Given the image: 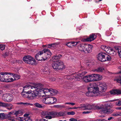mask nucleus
I'll list each match as a JSON object with an SVG mask.
<instances>
[{"instance_id":"obj_47","label":"nucleus","mask_w":121,"mask_h":121,"mask_svg":"<svg viewBox=\"0 0 121 121\" xmlns=\"http://www.w3.org/2000/svg\"><path fill=\"white\" fill-rule=\"evenodd\" d=\"M69 121H77V120L76 119L73 118H71L69 119Z\"/></svg>"},{"instance_id":"obj_15","label":"nucleus","mask_w":121,"mask_h":121,"mask_svg":"<svg viewBox=\"0 0 121 121\" xmlns=\"http://www.w3.org/2000/svg\"><path fill=\"white\" fill-rule=\"evenodd\" d=\"M79 45L78 46V49L82 52H86V49L85 48L86 47V44H83L81 43L80 42L79 43Z\"/></svg>"},{"instance_id":"obj_59","label":"nucleus","mask_w":121,"mask_h":121,"mask_svg":"<svg viewBox=\"0 0 121 121\" xmlns=\"http://www.w3.org/2000/svg\"><path fill=\"white\" fill-rule=\"evenodd\" d=\"M68 83H64L63 85L65 87L66 85L67 86L68 85Z\"/></svg>"},{"instance_id":"obj_8","label":"nucleus","mask_w":121,"mask_h":121,"mask_svg":"<svg viewBox=\"0 0 121 121\" xmlns=\"http://www.w3.org/2000/svg\"><path fill=\"white\" fill-rule=\"evenodd\" d=\"M52 66L54 69L56 70L64 69L65 67L62 62L60 60L53 62Z\"/></svg>"},{"instance_id":"obj_61","label":"nucleus","mask_w":121,"mask_h":121,"mask_svg":"<svg viewBox=\"0 0 121 121\" xmlns=\"http://www.w3.org/2000/svg\"><path fill=\"white\" fill-rule=\"evenodd\" d=\"M71 103L66 102L65 103V104H70Z\"/></svg>"},{"instance_id":"obj_7","label":"nucleus","mask_w":121,"mask_h":121,"mask_svg":"<svg viewBox=\"0 0 121 121\" xmlns=\"http://www.w3.org/2000/svg\"><path fill=\"white\" fill-rule=\"evenodd\" d=\"M87 72L85 71L82 72L81 73H76L71 74V75H67L65 76V79H72L75 78H80L83 75H85Z\"/></svg>"},{"instance_id":"obj_42","label":"nucleus","mask_w":121,"mask_h":121,"mask_svg":"<svg viewBox=\"0 0 121 121\" xmlns=\"http://www.w3.org/2000/svg\"><path fill=\"white\" fill-rule=\"evenodd\" d=\"M116 105L118 106H120L121 105V101H119L118 102H117L116 103Z\"/></svg>"},{"instance_id":"obj_27","label":"nucleus","mask_w":121,"mask_h":121,"mask_svg":"<svg viewBox=\"0 0 121 121\" xmlns=\"http://www.w3.org/2000/svg\"><path fill=\"white\" fill-rule=\"evenodd\" d=\"M95 78L98 80H100L102 78V76L99 74H94Z\"/></svg>"},{"instance_id":"obj_19","label":"nucleus","mask_w":121,"mask_h":121,"mask_svg":"<svg viewBox=\"0 0 121 121\" xmlns=\"http://www.w3.org/2000/svg\"><path fill=\"white\" fill-rule=\"evenodd\" d=\"M10 75H12L13 76V77L14 78V80H17L19 79L20 78V76L18 75L14 74L13 73H8Z\"/></svg>"},{"instance_id":"obj_11","label":"nucleus","mask_w":121,"mask_h":121,"mask_svg":"<svg viewBox=\"0 0 121 121\" xmlns=\"http://www.w3.org/2000/svg\"><path fill=\"white\" fill-rule=\"evenodd\" d=\"M23 60L24 62L31 65L35 64L36 63V61L35 59L29 55L25 56L23 57Z\"/></svg>"},{"instance_id":"obj_35","label":"nucleus","mask_w":121,"mask_h":121,"mask_svg":"<svg viewBox=\"0 0 121 121\" xmlns=\"http://www.w3.org/2000/svg\"><path fill=\"white\" fill-rule=\"evenodd\" d=\"M14 62L15 63L21 64L22 63V61L21 60H14Z\"/></svg>"},{"instance_id":"obj_39","label":"nucleus","mask_w":121,"mask_h":121,"mask_svg":"<svg viewBox=\"0 0 121 121\" xmlns=\"http://www.w3.org/2000/svg\"><path fill=\"white\" fill-rule=\"evenodd\" d=\"M71 42H69L67 44V45L70 48L72 47Z\"/></svg>"},{"instance_id":"obj_13","label":"nucleus","mask_w":121,"mask_h":121,"mask_svg":"<svg viewBox=\"0 0 121 121\" xmlns=\"http://www.w3.org/2000/svg\"><path fill=\"white\" fill-rule=\"evenodd\" d=\"M96 37V36L93 34L91 35L89 37L86 39L83 38L81 40L83 42L90 41L91 42L94 40Z\"/></svg>"},{"instance_id":"obj_14","label":"nucleus","mask_w":121,"mask_h":121,"mask_svg":"<svg viewBox=\"0 0 121 121\" xmlns=\"http://www.w3.org/2000/svg\"><path fill=\"white\" fill-rule=\"evenodd\" d=\"M7 74H4V78L2 82H13L14 81V79L10 76L7 75Z\"/></svg>"},{"instance_id":"obj_3","label":"nucleus","mask_w":121,"mask_h":121,"mask_svg":"<svg viewBox=\"0 0 121 121\" xmlns=\"http://www.w3.org/2000/svg\"><path fill=\"white\" fill-rule=\"evenodd\" d=\"M52 55L50 50L46 48L39 51L35 56L36 59L38 61H45L49 58Z\"/></svg>"},{"instance_id":"obj_32","label":"nucleus","mask_w":121,"mask_h":121,"mask_svg":"<svg viewBox=\"0 0 121 121\" xmlns=\"http://www.w3.org/2000/svg\"><path fill=\"white\" fill-rule=\"evenodd\" d=\"M52 59L53 62H56V61H57V60L59 59L56 55L52 57Z\"/></svg>"},{"instance_id":"obj_22","label":"nucleus","mask_w":121,"mask_h":121,"mask_svg":"<svg viewBox=\"0 0 121 121\" xmlns=\"http://www.w3.org/2000/svg\"><path fill=\"white\" fill-rule=\"evenodd\" d=\"M34 104L36 107L39 108H44L45 106V105L43 104H40L37 102L35 103Z\"/></svg>"},{"instance_id":"obj_16","label":"nucleus","mask_w":121,"mask_h":121,"mask_svg":"<svg viewBox=\"0 0 121 121\" xmlns=\"http://www.w3.org/2000/svg\"><path fill=\"white\" fill-rule=\"evenodd\" d=\"M99 89L100 90L103 91H105L107 89L106 84L104 83H100Z\"/></svg>"},{"instance_id":"obj_30","label":"nucleus","mask_w":121,"mask_h":121,"mask_svg":"<svg viewBox=\"0 0 121 121\" xmlns=\"http://www.w3.org/2000/svg\"><path fill=\"white\" fill-rule=\"evenodd\" d=\"M54 106L55 108H65V106L63 105H55Z\"/></svg>"},{"instance_id":"obj_23","label":"nucleus","mask_w":121,"mask_h":121,"mask_svg":"<svg viewBox=\"0 0 121 121\" xmlns=\"http://www.w3.org/2000/svg\"><path fill=\"white\" fill-rule=\"evenodd\" d=\"M89 79L91 82L92 81H97V79L95 78L94 74L89 75Z\"/></svg>"},{"instance_id":"obj_25","label":"nucleus","mask_w":121,"mask_h":121,"mask_svg":"<svg viewBox=\"0 0 121 121\" xmlns=\"http://www.w3.org/2000/svg\"><path fill=\"white\" fill-rule=\"evenodd\" d=\"M17 104L18 105H20L22 106H26L30 105H32V104H30V103H23V102H20L18 103H17Z\"/></svg>"},{"instance_id":"obj_46","label":"nucleus","mask_w":121,"mask_h":121,"mask_svg":"<svg viewBox=\"0 0 121 121\" xmlns=\"http://www.w3.org/2000/svg\"><path fill=\"white\" fill-rule=\"evenodd\" d=\"M25 121H32L30 117H27L25 118Z\"/></svg>"},{"instance_id":"obj_6","label":"nucleus","mask_w":121,"mask_h":121,"mask_svg":"<svg viewBox=\"0 0 121 121\" xmlns=\"http://www.w3.org/2000/svg\"><path fill=\"white\" fill-rule=\"evenodd\" d=\"M57 112L53 111L49 112L44 111L41 113V114L43 116V117L48 119L57 117Z\"/></svg>"},{"instance_id":"obj_34","label":"nucleus","mask_w":121,"mask_h":121,"mask_svg":"<svg viewBox=\"0 0 121 121\" xmlns=\"http://www.w3.org/2000/svg\"><path fill=\"white\" fill-rule=\"evenodd\" d=\"M21 112V111L19 110L15 111V112H13V114L15 115L16 116H17L18 114H20Z\"/></svg>"},{"instance_id":"obj_63","label":"nucleus","mask_w":121,"mask_h":121,"mask_svg":"<svg viewBox=\"0 0 121 121\" xmlns=\"http://www.w3.org/2000/svg\"><path fill=\"white\" fill-rule=\"evenodd\" d=\"M9 114H13V112H10L9 113Z\"/></svg>"},{"instance_id":"obj_26","label":"nucleus","mask_w":121,"mask_h":121,"mask_svg":"<svg viewBox=\"0 0 121 121\" xmlns=\"http://www.w3.org/2000/svg\"><path fill=\"white\" fill-rule=\"evenodd\" d=\"M9 73L7 72H1L0 73V81L2 82L4 78V74H8Z\"/></svg>"},{"instance_id":"obj_40","label":"nucleus","mask_w":121,"mask_h":121,"mask_svg":"<svg viewBox=\"0 0 121 121\" xmlns=\"http://www.w3.org/2000/svg\"><path fill=\"white\" fill-rule=\"evenodd\" d=\"M7 104H8L4 103L2 102L1 104V106L6 108L7 106Z\"/></svg>"},{"instance_id":"obj_57","label":"nucleus","mask_w":121,"mask_h":121,"mask_svg":"<svg viewBox=\"0 0 121 121\" xmlns=\"http://www.w3.org/2000/svg\"><path fill=\"white\" fill-rule=\"evenodd\" d=\"M113 119V118L112 117H111L109 118L108 119V120H110L112 119Z\"/></svg>"},{"instance_id":"obj_52","label":"nucleus","mask_w":121,"mask_h":121,"mask_svg":"<svg viewBox=\"0 0 121 121\" xmlns=\"http://www.w3.org/2000/svg\"><path fill=\"white\" fill-rule=\"evenodd\" d=\"M96 121H108L105 119H98L96 120Z\"/></svg>"},{"instance_id":"obj_4","label":"nucleus","mask_w":121,"mask_h":121,"mask_svg":"<svg viewBox=\"0 0 121 121\" xmlns=\"http://www.w3.org/2000/svg\"><path fill=\"white\" fill-rule=\"evenodd\" d=\"M88 88V91L86 93L88 96H95L99 95V88L98 85L95 83H91Z\"/></svg>"},{"instance_id":"obj_9","label":"nucleus","mask_w":121,"mask_h":121,"mask_svg":"<svg viewBox=\"0 0 121 121\" xmlns=\"http://www.w3.org/2000/svg\"><path fill=\"white\" fill-rule=\"evenodd\" d=\"M97 57L99 60L102 62L106 61H110L111 59V57L110 56L102 53H99Z\"/></svg>"},{"instance_id":"obj_62","label":"nucleus","mask_w":121,"mask_h":121,"mask_svg":"<svg viewBox=\"0 0 121 121\" xmlns=\"http://www.w3.org/2000/svg\"><path fill=\"white\" fill-rule=\"evenodd\" d=\"M70 104L72 105H74L75 104L73 103H71Z\"/></svg>"},{"instance_id":"obj_43","label":"nucleus","mask_w":121,"mask_h":121,"mask_svg":"<svg viewBox=\"0 0 121 121\" xmlns=\"http://www.w3.org/2000/svg\"><path fill=\"white\" fill-rule=\"evenodd\" d=\"M67 114L68 115H74L75 114V113L73 111L69 112H68Z\"/></svg>"},{"instance_id":"obj_44","label":"nucleus","mask_w":121,"mask_h":121,"mask_svg":"<svg viewBox=\"0 0 121 121\" xmlns=\"http://www.w3.org/2000/svg\"><path fill=\"white\" fill-rule=\"evenodd\" d=\"M101 48L103 49L104 50H105V49L107 48V47L106 46L104 45H102L101 46Z\"/></svg>"},{"instance_id":"obj_49","label":"nucleus","mask_w":121,"mask_h":121,"mask_svg":"<svg viewBox=\"0 0 121 121\" xmlns=\"http://www.w3.org/2000/svg\"><path fill=\"white\" fill-rule=\"evenodd\" d=\"M86 65L87 66H90L91 65H93V64L92 63V62H87L86 63Z\"/></svg>"},{"instance_id":"obj_50","label":"nucleus","mask_w":121,"mask_h":121,"mask_svg":"<svg viewBox=\"0 0 121 121\" xmlns=\"http://www.w3.org/2000/svg\"><path fill=\"white\" fill-rule=\"evenodd\" d=\"M112 115L113 116H118V112H117L116 113H113L112 114Z\"/></svg>"},{"instance_id":"obj_18","label":"nucleus","mask_w":121,"mask_h":121,"mask_svg":"<svg viewBox=\"0 0 121 121\" xmlns=\"http://www.w3.org/2000/svg\"><path fill=\"white\" fill-rule=\"evenodd\" d=\"M92 48L93 46L92 45L86 44L85 48L86 49V51H87L88 53L91 52L92 51Z\"/></svg>"},{"instance_id":"obj_38","label":"nucleus","mask_w":121,"mask_h":121,"mask_svg":"<svg viewBox=\"0 0 121 121\" xmlns=\"http://www.w3.org/2000/svg\"><path fill=\"white\" fill-rule=\"evenodd\" d=\"M5 48V46L4 45L0 44V48L2 50H4Z\"/></svg>"},{"instance_id":"obj_24","label":"nucleus","mask_w":121,"mask_h":121,"mask_svg":"<svg viewBox=\"0 0 121 121\" xmlns=\"http://www.w3.org/2000/svg\"><path fill=\"white\" fill-rule=\"evenodd\" d=\"M48 46V47L50 48H56L57 47L58 45V44L56 43H53L49 45Z\"/></svg>"},{"instance_id":"obj_45","label":"nucleus","mask_w":121,"mask_h":121,"mask_svg":"<svg viewBox=\"0 0 121 121\" xmlns=\"http://www.w3.org/2000/svg\"><path fill=\"white\" fill-rule=\"evenodd\" d=\"M82 106V104L81 105V106L80 107H75L74 108L75 109H77V108H79L81 109L82 110H83Z\"/></svg>"},{"instance_id":"obj_37","label":"nucleus","mask_w":121,"mask_h":121,"mask_svg":"<svg viewBox=\"0 0 121 121\" xmlns=\"http://www.w3.org/2000/svg\"><path fill=\"white\" fill-rule=\"evenodd\" d=\"M72 43V46H75V45L78 44L80 42V41L78 42H71Z\"/></svg>"},{"instance_id":"obj_28","label":"nucleus","mask_w":121,"mask_h":121,"mask_svg":"<svg viewBox=\"0 0 121 121\" xmlns=\"http://www.w3.org/2000/svg\"><path fill=\"white\" fill-rule=\"evenodd\" d=\"M114 80L116 81L117 82L120 83L121 85V76L116 77L114 79Z\"/></svg>"},{"instance_id":"obj_20","label":"nucleus","mask_w":121,"mask_h":121,"mask_svg":"<svg viewBox=\"0 0 121 121\" xmlns=\"http://www.w3.org/2000/svg\"><path fill=\"white\" fill-rule=\"evenodd\" d=\"M104 70V68L103 67H99L93 70L94 72H102Z\"/></svg>"},{"instance_id":"obj_17","label":"nucleus","mask_w":121,"mask_h":121,"mask_svg":"<svg viewBox=\"0 0 121 121\" xmlns=\"http://www.w3.org/2000/svg\"><path fill=\"white\" fill-rule=\"evenodd\" d=\"M111 94L119 95L121 94V90L118 89L112 90L109 92Z\"/></svg>"},{"instance_id":"obj_10","label":"nucleus","mask_w":121,"mask_h":121,"mask_svg":"<svg viewBox=\"0 0 121 121\" xmlns=\"http://www.w3.org/2000/svg\"><path fill=\"white\" fill-rule=\"evenodd\" d=\"M57 101L56 99L53 97H46L43 99L42 101L44 104H52Z\"/></svg>"},{"instance_id":"obj_56","label":"nucleus","mask_w":121,"mask_h":121,"mask_svg":"<svg viewBox=\"0 0 121 121\" xmlns=\"http://www.w3.org/2000/svg\"><path fill=\"white\" fill-rule=\"evenodd\" d=\"M57 56L58 59H59L62 56L60 55H59L58 56Z\"/></svg>"},{"instance_id":"obj_33","label":"nucleus","mask_w":121,"mask_h":121,"mask_svg":"<svg viewBox=\"0 0 121 121\" xmlns=\"http://www.w3.org/2000/svg\"><path fill=\"white\" fill-rule=\"evenodd\" d=\"M57 117L60 116H63L64 115V113L62 112H57Z\"/></svg>"},{"instance_id":"obj_58","label":"nucleus","mask_w":121,"mask_h":121,"mask_svg":"<svg viewBox=\"0 0 121 121\" xmlns=\"http://www.w3.org/2000/svg\"><path fill=\"white\" fill-rule=\"evenodd\" d=\"M116 109L117 110H121V107H117L116 108Z\"/></svg>"},{"instance_id":"obj_21","label":"nucleus","mask_w":121,"mask_h":121,"mask_svg":"<svg viewBox=\"0 0 121 121\" xmlns=\"http://www.w3.org/2000/svg\"><path fill=\"white\" fill-rule=\"evenodd\" d=\"M82 79L84 82L86 83L91 82L88 75L83 77Z\"/></svg>"},{"instance_id":"obj_5","label":"nucleus","mask_w":121,"mask_h":121,"mask_svg":"<svg viewBox=\"0 0 121 121\" xmlns=\"http://www.w3.org/2000/svg\"><path fill=\"white\" fill-rule=\"evenodd\" d=\"M35 90H33V93H31V90L27 91H23L21 93V95L22 97H27L28 98L31 99H35L38 95L40 92L39 90H38V88H39V87H38Z\"/></svg>"},{"instance_id":"obj_54","label":"nucleus","mask_w":121,"mask_h":121,"mask_svg":"<svg viewBox=\"0 0 121 121\" xmlns=\"http://www.w3.org/2000/svg\"><path fill=\"white\" fill-rule=\"evenodd\" d=\"M119 72L117 73H121V66H119L118 68Z\"/></svg>"},{"instance_id":"obj_51","label":"nucleus","mask_w":121,"mask_h":121,"mask_svg":"<svg viewBox=\"0 0 121 121\" xmlns=\"http://www.w3.org/2000/svg\"><path fill=\"white\" fill-rule=\"evenodd\" d=\"M91 112L90 111H84L82 113L84 114H88L90 113Z\"/></svg>"},{"instance_id":"obj_36","label":"nucleus","mask_w":121,"mask_h":121,"mask_svg":"<svg viewBox=\"0 0 121 121\" xmlns=\"http://www.w3.org/2000/svg\"><path fill=\"white\" fill-rule=\"evenodd\" d=\"M0 118L1 119H5V115L4 113H0Z\"/></svg>"},{"instance_id":"obj_41","label":"nucleus","mask_w":121,"mask_h":121,"mask_svg":"<svg viewBox=\"0 0 121 121\" xmlns=\"http://www.w3.org/2000/svg\"><path fill=\"white\" fill-rule=\"evenodd\" d=\"M18 119L19 121H23L24 120H25V118L20 117L18 118Z\"/></svg>"},{"instance_id":"obj_29","label":"nucleus","mask_w":121,"mask_h":121,"mask_svg":"<svg viewBox=\"0 0 121 121\" xmlns=\"http://www.w3.org/2000/svg\"><path fill=\"white\" fill-rule=\"evenodd\" d=\"M7 105L6 108L9 110H10L13 108V105L11 104H8Z\"/></svg>"},{"instance_id":"obj_55","label":"nucleus","mask_w":121,"mask_h":121,"mask_svg":"<svg viewBox=\"0 0 121 121\" xmlns=\"http://www.w3.org/2000/svg\"><path fill=\"white\" fill-rule=\"evenodd\" d=\"M3 91H2L0 90V96L2 95L3 94Z\"/></svg>"},{"instance_id":"obj_53","label":"nucleus","mask_w":121,"mask_h":121,"mask_svg":"<svg viewBox=\"0 0 121 121\" xmlns=\"http://www.w3.org/2000/svg\"><path fill=\"white\" fill-rule=\"evenodd\" d=\"M29 116V114H25L24 115V117H25V118H27V117H30Z\"/></svg>"},{"instance_id":"obj_2","label":"nucleus","mask_w":121,"mask_h":121,"mask_svg":"<svg viewBox=\"0 0 121 121\" xmlns=\"http://www.w3.org/2000/svg\"><path fill=\"white\" fill-rule=\"evenodd\" d=\"M38 87H39V88H38V90L40 91L39 94H44L47 96L52 95L53 94H54V93L56 92H55V91L52 88L48 89L47 88H44L42 85H36L32 86L29 85H28L23 87V91H26L30 88L31 89H35L34 90H35V89L37 88Z\"/></svg>"},{"instance_id":"obj_12","label":"nucleus","mask_w":121,"mask_h":121,"mask_svg":"<svg viewBox=\"0 0 121 121\" xmlns=\"http://www.w3.org/2000/svg\"><path fill=\"white\" fill-rule=\"evenodd\" d=\"M13 99V97L11 95L6 94H4L2 97L3 99L5 101L10 102Z\"/></svg>"},{"instance_id":"obj_1","label":"nucleus","mask_w":121,"mask_h":121,"mask_svg":"<svg viewBox=\"0 0 121 121\" xmlns=\"http://www.w3.org/2000/svg\"><path fill=\"white\" fill-rule=\"evenodd\" d=\"M111 104L106 103L104 104L100 105L98 104L96 105L93 104H82L83 110L87 109L90 110H99L101 109L102 112L100 113H103L107 114L111 113L113 110L110 109Z\"/></svg>"},{"instance_id":"obj_60","label":"nucleus","mask_w":121,"mask_h":121,"mask_svg":"<svg viewBox=\"0 0 121 121\" xmlns=\"http://www.w3.org/2000/svg\"><path fill=\"white\" fill-rule=\"evenodd\" d=\"M118 115L119 116H121V112H118Z\"/></svg>"},{"instance_id":"obj_31","label":"nucleus","mask_w":121,"mask_h":121,"mask_svg":"<svg viewBox=\"0 0 121 121\" xmlns=\"http://www.w3.org/2000/svg\"><path fill=\"white\" fill-rule=\"evenodd\" d=\"M118 52L120 57L121 58V48L119 47L117 48Z\"/></svg>"},{"instance_id":"obj_64","label":"nucleus","mask_w":121,"mask_h":121,"mask_svg":"<svg viewBox=\"0 0 121 121\" xmlns=\"http://www.w3.org/2000/svg\"><path fill=\"white\" fill-rule=\"evenodd\" d=\"M59 121H67L66 120H65L64 121H62L61 120H59Z\"/></svg>"},{"instance_id":"obj_48","label":"nucleus","mask_w":121,"mask_h":121,"mask_svg":"<svg viewBox=\"0 0 121 121\" xmlns=\"http://www.w3.org/2000/svg\"><path fill=\"white\" fill-rule=\"evenodd\" d=\"M55 80V78L54 77H52L50 78V80L51 81H53Z\"/></svg>"}]
</instances>
